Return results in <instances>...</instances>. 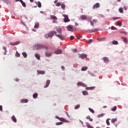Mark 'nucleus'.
Segmentation results:
<instances>
[{"label":"nucleus","mask_w":128,"mask_h":128,"mask_svg":"<svg viewBox=\"0 0 128 128\" xmlns=\"http://www.w3.org/2000/svg\"><path fill=\"white\" fill-rule=\"evenodd\" d=\"M86 90H90V87H86Z\"/></svg>","instance_id":"13d9d810"},{"label":"nucleus","mask_w":128,"mask_h":128,"mask_svg":"<svg viewBox=\"0 0 128 128\" xmlns=\"http://www.w3.org/2000/svg\"><path fill=\"white\" fill-rule=\"evenodd\" d=\"M0 110L1 112H2V106H0Z\"/></svg>","instance_id":"052dcab7"},{"label":"nucleus","mask_w":128,"mask_h":128,"mask_svg":"<svg viewBox=\"0 0 128 128\" xmlns=\"http://www.w3.org/2000/svg\"><path fill=\"white\" fill-rule=\"evenodd\" d=\"M28 99H22L20 100V102H23V103H26L28 102Z\"/></svg>","instance_id":"aec40b11"},{"label":"nucleus","mask_w":128,"mask_h":128,"mask_svg":"<svg viewBox=\"0 0 128 128\" xmlns=\"http://www.w3.org/2000/svg\"><path fill=\"white\" fill-rule=\"evenodd\" d=\"M52 53L48 52H46L45 53V55L46 56H52Z\"/></svg>","instance_id":"f3484780"},{"label":"nucleus","mask_w":128,"mask_h":128,"mask_svg":"<svg viewBox=\"0 0 128 128\" xmlns=\"http://www.w3.org/2000/svg\"><path fill=\"white\" fill-rule=\"evenodd\" d=\"M56 36H58V38H59L61 39L62 40H64V38H66V36H64L62 34H56Z\"/></svg>","instance_id":"1a4fd4ad"},{"label":"nucleus","mask_w":128,"mask_h":128,"mask_svg":"<svg viewBox=\"0 0 128 128\" xmlns=\"http://www.w3.org/2000/svg\"><path fill=\"white\" fill-rule=\"evenodd\" d=\"M45 38H50V34H48H48H46L45 35Z\"/></svg>","instance_id":"8fccbe9b"},{"label":"nucleus","mask_w":128,"mask_h":128,"mask_svg":"<svg viewBox=\"0 0 128 128\" xmlns=\"http://www.w3.org/2000/svg\"><path fill=\"white\" fill-rule=\"evenodd\" d=\"M50 38H52L54 35L56 34V31H51L48 33Z\"/></svg>","instance_id":"0eeeda50"},{"label":"nucleus","mask_w":128,"mask_h":128,"mask_svg":"<svg viewBox=\"0 0 128 128\" xmlns=\"http://www.w3.org/2000/svg\"><path fill=\"white\" fill-rule=\"evenodd\" d=\"M66 28L67 30H68L69 32H74L75 30V32L76 31V28H73L72 26V25H69L66 27Z\"/></svg>","instance_id":"f03ea898"},{"label":"nucleus","mask_w":128,"mask_h":128,"mask_svg":"<svg viewBox=\"0 0 128 128\" xmlns=\"http://www.w3.org/2000/svg\"><path fill=\"white\" fill-rule=\"evenodd\" d=\"M62 6L60 2H58L56 4V6Z\"/></svg>","instance_id":"de8ad7c7"},{"label":"nucleus","mask_w":128,"mask_h":128,"mask_svg":"<svg viewBox=\"0 0 128 128\" xmlns=\"http://www.w3.org/2000/svg\"><path fill=\"white\" fill-rule=\"evenodd\" d=\"M56 118H57V120H60V122H68V120L62 118H60L58 116H56Z\"/></svg>","instance_id":"20e7f679"},{"label":"nucleus","mask_w":128,"mask_h":128,"mask_svg":"<svg viewBox=\"0 0 128 128\" xmlns=\"http://www.w3.org/2000/svg\"><path fill=\"white\" fill-rule=\"evenodd\" d=\"M12 120L14 122H16V116H12Z\"/></svg>","instance_id":"412c9836"},{"label":"nucleus","mask_w":128,"mask_h":128,"mask_svg":"<svg viewBox=\"0 0 128 128\" xmlns=\"http://www.w3.org/2000/svg\"><path fill=\"white\" fill-rule=\"evenodd\" d=\"M39 26H40V24H38V23H36L34 26V28H38Z\"/></svg>","instance_id":"bb28decb"},{"label":"nucleus","mask_w":128,"mask_h":128,"mask_svg":"<svg viewBox=\"0 0 128 128\" xmlns=\"http://www.w3.org/2000/svg\"><path fill=\"white\" fill-rule=\"evenodd\" d=\"M89 22H90V26H94V24H96V22H98V20L94 19V20H90Z\"/></svg>","instance_id":"7ed1b4c3"},{"label":"nucleus","mask_w":128,"mask_h":128,"mask_svg":"<svg viewBox=\"0 0 128 128\" xmlns=\"http://www.w3.org/2000/svg\"><path fill=\"white\" fill-rule=\"evenodd\" d=\"M112 112H116V106H114L112 110Z\"/></svg>","instance_id":"ea45409f"},{"label":"nucleus","mask_w":128,"mask_h":128,"mask_svg":"<svg viewBox=\"0 0 128 128\" xmlns=\"http://www.w3.org/2000/svg\"><path fill=\"white\" fill-rule=\"evenodd\" d=\"M37 72L38 74H46V72L44 70H38Z\"/></svg>","instance_id":"2eb2a0df"},{"label":"nucleus","mask_w":128,"mask_h":128,"mask_svg":"<svg viewBox=\"0 0 128 128\" xmlns=\"http://www.w3.org/2000/svg\"><path fill=\"white\" fill-rule=\"evenodd\" d=\"M87 56L88 55L84 54H79V58H82V60H84Z\"/></svg>","instance_id":"423d86ee"},{"label":"nucleus","mask_w":128,"mask_h":128,"mask_svg":"<svg viewBox=\"0 0 128 128\" xmlns=\"http://www.w3.org/2000/svg\"><path fill=\"white\" fill-rule=\"evenodd\" d=\"M103 108H106V106H104Z\"/></svg>","instance_id":"774afa93"},{"label":"nucleus","mask_w":128,"mask_h":128,"mask_svg":"<svg viewBox=\"0 0 128 128\" xmlns=\"http://www.w3.org/2000/svg\"><path fill=\"white\" fill-rule=\"evenodd\" d=\"M22 54L24 58H27V56H28V54H26V52H23L22 53Z\"/></svg>","instance_id":"c756f323"},{"label":"nucleus","mask_w":128,"mask_h":128,"mask_svg":"<svg viewBox=\"0 0 128 128\" xmlns=\"http://www.w3.org/2000/svg\"><path fill=\"white\" fill-rule=\"evenodd\" d=\"M36 4H37L38 8H42V3H40V2H38L36 3Z\"/></svg>","instance_id":"7c9ffc66"},{"label":"nucleus","mask_w":128,"mask_h":128,"mask_svg":"<svg viewBox=\"0 0 128 128\" xmlns=\"http://www.w3.org/2000/svg\"><path fill=\"white\" fill-rule=\"evenodd\" d=\"M88 110L90 112H92V114H94V110H92V108H88Z\"/></svg>","instance_id":"58836bf2"},{"label":"nucleus","mask_w":128,"mask_h":128,"mask_svg":"<svg viewBox=\"0 0 128 128\" xmlns=\"http://www.w3.org/2000/svg\"><path fill=\"white\" fill-rule=\"evenodd\" d=\"M124 8L125 10H126V6H124Z\"/></svg>","instance_id":"0e129e2a"},{"label":"nucleus","mask_w":128,"mask_h":128,"mask_svg":"<svg viewBox=\"0 0 128 128\" xmlns=\"http://www.w3.org/2000/svg\"><path fill=\"white\" fill-rule=\"evenodd\" d=\"M33 98H38V94L37 93H34L33 94Z\"/></svg>","instance_id":"4c0bfd02"},{"label":"nucleus","mask_w":128,"mask_h":128,"mask_svg":"<svg viewBox=\"0 0 128 128\" xmlns=\"http://www.w3.org/2000/svg\"><path fill=\"white\" fill-rule=\"evenodd\" d=\"M61 68H62V70H64V66H62Z\"/></svg>","instance_id":"e2e57ef3"},{"label":"nucleus","mask_w":128,"mask_h":128,"mask_svg":"<svg viewBox=\"0 0 128 128\" xmlns=\"http://www.w3.org/2000/svg\"><path fill=\"white\" fill-rule=\"evenodd\" d=\"M16 58H20V53H18V51L16 52Z\"/></svg>","instance_id":"2f4dec72"},{"label":"nucleus","mask_w":128,"mask_h":128,"mask_svg":"<svg viewBox=\"0 0 128 128\" xmlns=\"http://www.w3.org/2000/svg\"><path fill=\"white\" fill-rule=\"evenodd\" d=\"M3 50H5L6 52L4 53V54L6 56V52H8V51L6 50V46H3L2 48Z\"/></svg>","instance_id":"a19ab883"},{"label":"nucleus","mask_w":128,"mask_h":128,"mask_svg":"<svg viewBox=\"0 0 128 128\" xmlns=\"http://www.w3.org/2000/svg\"><path fill=\"white\" fill-rule=\"evenodd\" d=\"M119 12H120V14H124V9L122 8H119Z\"/></svg>","instance_id":"c9c22d12"},{"label":"nucleus","mask_w":128,"mask_h":128,"mask_svg":"<svg viewBox=\"0 0 128 128\" xmlns=\"http://www.w3.org/2000/svg\"><path fill=\"white\" fill-rule=\"evenodd\" d=\"M76 38L78 40H80V38H82V36H80V34H78L76 35Z\"/></svg>","instance_id":"c03bdc74"},{"label":"nucleus","mask_w":128,"mask_h":128,"mask_svg":"<svg viewBox=\"0 0 128 128\" xmlns=\"http://www.w3.org/2000/svg\"><path fill=\"white\" fill-rule=\"evenodd\" d=\"M63 16H64V22H70V20L68 18V16L66 14H63Z\"/></svg>","instance_id":"39448f33"},{"label":"nucleus","mask_w":128,"mask_h":128,"mask_svg":"<svg viewBox=\"0 0 128 128\" xmlns=\"http://www.w3.org/2000/svg\"><path fill=\"white\" fill-rule=\"evenodd\" d=\"M66 115L68 116V118H70V115H68V112H66Z\"/></svg>","instance_id":"69168bd1"},{"label":"nucleus","mask_w":128,"mask_h":128,"mask_svg":"<svg viewBox=\"0 0 128 128\" xmlns=\"http://www.w3.org/2000/svg\"><path fill=\"white\" fill-rule=\"evenodd\" d=\"M111 30H116V27L114 26H112L111 27Z\"/></svg>","instance_id":"5fc2aeb1"},{"label":"nucleus","mask_w":128,"mask_h":128,"mask_svg":"<svg viewBox=\"0 0 128 128\" xmlns=\"http://www.w3.org/2000/svg\"><path fill=\"white\" fill-rule=\"evenodd\" d=\"M92 42V40H90L88 42V43L90 44V42Z\"/></svg>","instance_id":"bf43d9fd"},{"label":"nucleus","mask_w":128,"mask_h":128,"mask_svg":"<svg viewBox=\"0 0 128 128\" xmlns=\"http://www.w3.org/2000/svg\"><path fill=\"white\" fill-rule=\"evenodd\" d=\"M112 44H113L116 45V44H118V41H116V40H113V41L112 42Z\"/></svg>","instance_id":"c85d7f7f"},{"label":"nucleus","mask_w":128,"mask_h":128,"mask_svg":"<svg viewBox=\"0 0 128 128\" xmlns=\"http://www.w3.org/2000/svg\"><path fill=\"white\" fill-rule=\"evenodd\" d=\"M35 57L36 58H37V60H40V56L38 54H35Z\"/></svg>","instance_id":"393cba45"},{"label":"nucleus","mask_w":128,"mask_h":128,"mask_svg":"<svg viewBox=\"0 0 128 128\" xmlns=\"http://www.w3.org/2000/svg\"><path fill=\"white\" fill-rule=\"evenodd\" d=\"M62 52V50L60 49H58L54 52L56 54H60Z\"/></svg>","instance_id":"9b49d317"},{"label":"nucleus","mask_w":128,"mask_h":128,"mask_svg":"<svg viewBox=\"0 0 128 128\" xmlns=\"http://www.w3.org/2000/svg\"><path fill=\"white\" fill-rule=\"evenodd\" d=\"M80 104L76 105L74 107L75 110H78V108H80Z\"/></svg>","instance_id":"37998d69"},{"label":"nucleus","mask_w":128,"mask_h":128,"mask_svg":"<svg viewBox=\"0 0 128 128\" xmlns=\"http://www.w3.org/2000/svg\"><path fill=\"white\" fill-rule=\"evenodd\" d=\"M56 126H60V124H62V122H58L56 124Z\"/></svg>","instance_id":"a18cd8bd"},{"label":"nucleus","mask_w":128,"mask_h":128,"mask_svg":"<svg viewBox=\"0 0 128 128\" xmlns=\"http://www.w3.org/2000/svg\"><path fill=\"white\" fill-rule=\"evenodd\" d=\"M86 120H89L90 122H92V118H90V116H88L86 117Z\"/></svg>","instance_id":"cd10ccee"},{"label":"nucleus","mask_w":128,"mask_h":128,"mask_svg":"<svg viewBox=\"0 0 128 128\" xmlns=\"http://www.w3.org/2000/svg\"><path fill=\"white\" fill-rule=\"evenodd\" d=\"M109 120H110V119H107L106 120V124L108 126H110V121H108Z\"/></svg>","instance_id":"09e8293b"},{"label":"nucleus","mask_w":128,"mask_h":128,"mask_svg":"<svg viewBox=\"0 0 128 128\" xmlns=\"http://www.w3.org/2000/svg\"><path fill=\"white\" fill-rule=\"evenodd\" d=\"M102 116H104V114H101L100 115H98V118H102Z\"/></svg>","instance_id":"4d7b16f0"},{"label":"nucleus","mask_w":128,"mask_h":128,"mask_svg":"<svg viewBox=\"0 0 128 128\" xmlns=\"http://www.w3.org/2000/svg\"><path fill=\"white\" fill-rule=\"evenodd\" d=\"M50 80H47L46 82V86H44V88H46L50 86Z\"/></svg>","instance_id":"ddd939ff"},{"label":"nucleus","mask_w":128,"mask_h":128,"mask_svg":"<svg viewBox=\"0 0 128 128\" xmlns=\"http://www.w3.org/2000/svg\"><path fill=\"white\" fill-rule=\"evenodd\" d=\"M82 94L84 96H88V92L86 91H83Z\"/></svg>","instance_id":"e433bc0d"},{"label":"nucleus","mask_w":128,"mask_h":128,"mask_svg":"<svg viewBox=\"0 0 128 128\" xmlns=\"http://www.w3.org/2000/svg\"><path fill=\"white\" fill-rule=\"evenodd\" d=\"M119 32L120 34H126V32L125 31L120 30V31H119Z\"/></svg>","instance_id":"49530a36"},{"label":"nucleus","mask_w":128,"mask_h":128,"mask_svg":"<svg viewBox=\"0 0 128 128\" xmlns=\"http://www.w3.org/2000/svg\"><path fill=\"white\" fill-rule=\"evenodd\" d=\"M20 2H21L22 6H23L24 8H26V3L24 2H22V0H20Z\"/></svg>","instance_id":"473e14b6"},{"label":"nucleus","mask_w":128,"mask_h":128,"mask_svg":"<svg viewBox=\"0 0 128 128\" xmlns=\"http://www.w3.org/2000/svg\"><path fill=\"white\" fill-rule=\"evenodd\" d=\"M56 32H58L59 34H62V28H58L56 29Z\"/></svg>","instance_id":"72a5a7b5"},{"label":"nucleus","mask_w":128,"mask_h":128,"mask_svg":"<svg viewBox=\"0 0 128 128\" xmlns=\"http://www.w3.org/2000/svg\"><path fill=\"white\" fill-rule=\"evenodd\" d=\"M58 2V0H55L54 2V4H57Z\"/></svg>","instance_id":"680f3d73"},{"label":"nucleus","mask_w":128,"mask_h":128,"mask_svg":"<svg viewBox=\"0 0 128 128\" xmlns=\"http://www.w3.org/2000/svg\"><path fill=\"white\" fill-rule=\"evenodd\" d=\"M118 120V118H113L111 120V122H112V124H114V122H117Z\"/></svg>","instance_id":"a878e982"},{"label":"nucleus","mask_w":128,"mask_h":128,"mask_svg":"<svg viewBox=\"0 0 128 128\" xmlns=\"http://www.w3.org/2000/svg\"><path fill=\"white\" fill-rule=\"evenodd\" d=\"M88 70V67L86 66H84L82 67L81 69V70H82V72L84 71V70Z\"/></svg>","instance_id":"f704fd0d"},{"label":"nucleus","mask_w":128,"mask_h":128,"mask_svg":"<svg viewBox=\"0 0 128 128\" xmlns=\"http://www.w3.org/2000/svg\"><path fill=\"white\" fill-rule=\"evenodd\" d=\"M78 86H84V88H86V84L82 82H78L77 83Z\"/></svg>","instance_id":"f8f14e48"},{"label":"nucleus","mask_w":128,"mask_h":128,"mask_svg":"<svg viewBox=\"0 0 128 128\" xmlns=\"http://www.w3.org/2000/svg\"><path fill=\"white\" fill-rule=\"evenodd\" d=\"M103 60L104 62H106V64H108V62H109L110 60H108V57H104Z\"/></svg>","instance_id":"4468645a"},{"label":"nucleus","mask_w":128,"mask_h":128,"mask_svg":"<svg viewBox=\"0 0 128 128\" xmlns=\"http://www.w3.org/2000/svg\"><path fill=\"white\" fill-rule=\"evenodd\" d=\"M80 18L82 20H86L87 18V16L86 15H82L80 16Z\"/></svg>","instance_id":"dca6fc26"},{"label":"nucleus","mask_w":128,"mask_h":128,"mask_svg":"<svg viewBox=\"0 0 128 128\" xmlns=\"http://www.w3.org/2000/svg\"><path fill=\"white\" fill-rule=\"evenodd\" d=\"M90 88V90H94V88H96L95 86H92Z\"/></svg>","instance_id":"603ef678"},{"label":"nucleus","mask_w":128,"mask_h":128,"mask_svg":"<svg viewBox=\"0 0 128 128\" xmlns=\"http://www.w3.org/2000/svg\"><path fill=\"white\" fill-rule=\"evenodd\" d=\"M72 52H78V50H76V49H73L72 50Z\"/></svg>","instance_id":"6e6d98bb"},{"label":"nucleus","mask_w":128,"mask_h":128,"mask_svg":"<svg viewBox=\"0 0 128 128\" xmlns=\"http://www.w3.org/2000/svg\"><path fill=\"white\" fill-rule=\"evenodd\" d=\"M106 38L104 37L102 38H98L97 40L98 42H104L106 40Z\"/></svg>","instance_id":"a211bd4d"},{"label":"nucleus","mask_w":128,"mask_h":128,"mask_svg":"<svg viewBox=\"0 0 128 128\" xmlns=\"http://www.w3.org/2000/svg\"><path fill=\"white\" fill-rule=\"evenodd\" d=\"M117 24H118V26H122V22L120 21H118Z\"/></svg>","instance_id":"79ce46f5"},{"label":"nucleus","mask_w":128,"mask_h":128,"mask_svg":"<svg viewBox=\"0 0 128 128\" xmlns=\"http://www.w3.org/2000/svg\"><path fill=\"white\" fill-rule=\"evenodd\" d=\"M61 8L63 10H66V4H61Z\"/></svg>","instance_id":"4be33fe9"},{"label":"nucleus","mask_w":128,"mask_h":128,"mask_svg":"<svg viewBox=\"0 0 128 128\" xmlns=\"http://www.w3.org/2000/svg\"><path fill=\"white\" fill-rule=\"evenodd\" d=\"M120 18H116V17L113 18V20H120Z\"/></svg>","instance_id":"864d4df0"},{"label":"nucleus","mask_w":128,"mask_h":128,"mask_svg":"<svg viewBox=\"0 0 128 128\" xmlns=\"http://www.w3.org/2000/svg\"><path fill=\"white\" fill-rule=\"evenodd\" d=\"M121 38L122 40H123V41L124 42H125L126 44L128 42V39L124 37H122Z\"/></svg>","instance_id":"b1692460"},{"label":"nucleus","mask_w":128,"mask_h":128,"mask_svg":"<svg viewBox=\"0 0 128 128\" xmlns=\"http://www.w3.org/2000/svg\"><path fill=\"white\" fill-rule=\"evenodd\" d=\"M36 50H42V48H45V50H48V48L44 44H37L35 45L34 46Z\"/></svg>","instance_id":"f257e3e1"},{"label":"nucleus","mask_w":128,"mask_h":128,"mask_svg":"<svg viewBox=\"0 0 128 128\" xmlns=\"http://www.w3.org/2000/svg\"><path fill=\"white\" fill-rule=\"evenodd\" d=\"M50 18L52 20H58V18H56V16H54V15L50 16Z\"/></svg>","instance_id":"5701e85b"},{"label":"nucleus","mask_w":128,"mask_h":128,"mask_svg":"<svg viewBox=\"0 0 128 128\" xmlns=\"http://www.w3.org/2000/svg\"><path fill=\"white\" fill-rule=\"evenodd\" d=\"M30 2H34V0H30Z\"/></svg>","instance_id":"338daca9"},{"label":"nucleus","mask_w":128,"mask_h":128,"mask_svg":"<svg viewBox=\"0 0 128 128\" xmlns=\"http://www.w3.org/2000/svg\"><path fill=\"white\" fill-rule=\"evenodd\" d=\"M74 36H70V40H74Z\"/></svg>","instance_id":"3c124183"},{"label":"nucleus","mask_w":128,"mask_h":128,"mask_svg":"<svg viewBox=\"0 0 128 128\" xmlns=\"http://www.w3.org/2000/svg\"><path fill=\"white\" fill-rule=\"evenodd\" d=\"M20 44V41L16 42H10V46H18V44Z\"/></svg>","instance_id":"6e6552de"},{"label":"nucleus","mask_w":128,"mask_h":128,"mask_svg":"<svg viewBox=\"0 0 128 128\" xmlns=\"http://www.w3.org/2000/svg\"><path fill=\"white\" fill-rule=\"evenodd\" d=\"M100 6V3H96L94 4L92 7L93 10H94L96 8H98Z\"/></svg>","instance_id":"9d476101"},{"label":"nucleus","mask_w":128,"mask_h":128,"mask_svg":"<svg viewBox=\"0 0 128 128\" xmlns=\"http://www.w3.org/2000/svg\"><path fill=\"white\" fill-rule=\"evenodd\" d=\"M98 30H98V28H97L94 29L93 30H90L89 32H91V33L92 32H96Z\"/></svg>","instance_id":"6ab92c4d"}]
</instances>
